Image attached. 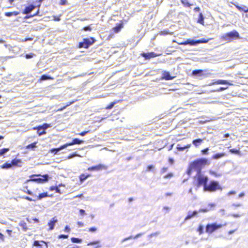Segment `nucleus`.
<instances>
[{"label":"nucleus","mask_w":248,"mask_h":248,"mask_svg":"<svg viewBox=\"0 0 248 248\" xmlns=\"http://www.w3.org/2000/svg\"><path fill=\"white\" fill-rule=\"evenodd\" d=\"M1 168L3 169H9L12 168V165L11 164V162L9 161L6 162L5 163L3 164Z\"/></svg>","instance_id":"26"},{"label":"nucleus","mask_w":248,"mask_h":248,"mask_svg":"<svg viewBox=\"0 0 248 248\" xmlns=\"http://www.w3.org/2000/svg\"><path fill=\"white\" fill-rule=\"evenodd\" d=\"M236 7L238 10H239L240 11H244L245 13L248 12V8H247L245 6H243V7H242L237 5L236 6Z\"/></svg>","instance_id":"32"},{"label":"nucleus","mask_w":248,"mask_h":248,"mask_svg":"<svg viewBox=\"0 0 248 248\" xmlns=\"http://www.w3.org/2000/svg\"><path fill=\"white\" fill-rule=\"evenodd\" d=\"M123 27V26L122 24H119L116 26L114 27L112 30L115 33H118L121 31Z\"/></svg>","instance_id":"23"},{"label":"nucleus","mask_w":248,"mask_h":248,"mask_svg":"<svg viewBox=\"0 0 248 248\" xmlns=\"http://www.w3.org/2000/svg\"><path fill=\"white\" fill-rule=\"evenodd\" d=\"M239 34L236 30H233L230 32L223 34L221 39L226 41H231L234 39L239 38Z\"/></svg>","instance_id":"6"},{"label":"nucleus","mask_w":248,"mask_h":248,"mask_svg":"<svg viewBox=\"0 0 248 248\" xmlns=\"http://www.w3.org/2000/svg\"><path fill=\"white\" fill-rule=\"evenodd\" d=\"M217 190H222L221 186L217 181L215 180L211 181L209 183L207 184L203 187L204 192H213Z\"/></svg>","instance_id":"4"},{"label":"nucleus","mask_w":248,"mask_h":248,"mask_svg":"<svg viewBox=\"0 0 248 248\" xmlns=\"http://www.w3.org/2000/svg\"><path fill=\"white\" fill-rule=\"evenodd\" d=\"M155 168V166L153 165H149L147 168L146 171H154V170Z\"/></svg>","instance_id":"44"},{"label":"nucleus","mask_w":248,"mask_h":248,"mask_svg":"<svg viewBox=\"0 0 248 248\" xmlns=\"http://www.w3.org/2000/svg\"><path fill=\"white\" fill-rule=\"evenodd\" d=\"M56 192L58 193H61V190L59 189V187L58 186H56V188L55 189Z\"/></svg>","instance_id":"64"},{"label":"nucleus","mask_w":248,"mask_h":248,"mask_svg":"<svg viewBox=\"0 0 248 248\" xmlns=\"http://www.w3.org/2000/svg\"><path fill=\"white\" fill-rule=\"evenodd\" d=\"M209 148H206L201 151L202 155H207L208 154Z\"/></svg>","instance_id":"49"},{"label":"nucleus","mask_w":248,"mask_h":248,"mask_svg":"<svg viewBox=\"0 0 248 248\" xmlns=\"http://www.w3.org/2000/svg\"><path fill=\"white\" fill-rule=\"evenodd\" d=\"M115 104V102H111L109 105H108L106 107V109H111L114 107Z\"/></svg>","instance_id":"50"},{"label":"nucleus","mask_w":248,"mask_h":248,"mask_svg":"<svg viewBox=\"0 0 248 248\" xmlns=\"http://www.w3.org/2000/svg\"><path fill=\"white\" fill-rule=\"evenodd\" d=\"M100 243V240L94 241L88 243L87 246H90L97 245V244H99Z\"/></svg>","instance_id":"38"},{"label":"nucleus","mask_w":248,"mask_h":248,"mask_svg":"<svg viewBox=\"0 0 248 248\" xmlns=\"http://www.w3.org/2000/svg\"><path fill=\"white\" fill-rule=\"evenodd\" d=\"M201 10V8L199 7H196L194 9V11L195 12H199Z\"/></svg>","instance_id":"63"},{"label":"nucleus","mask_w":248,"mask_h":248,"mask_svg":"<svg viewBox=\"0 0 248 248\" xmlns=\"http://www.w3.org/2000/svg\"><path fill=\"white\" fill-rule=\"evenodd\" d=\"M181 44L184 45H189L190 46H196L198 45V40H193L188 39L184 42L182 43Z\"/></svg>","instance_id":"13"},{"label":"nucleus","mask_w":248,"mask_h":248,"mask_svg":"<svg viewBox=\"0 0 248 248\" xmlns=\"http://www.w3.org/2000/svg\"><path fill=\"white\" fill-rule=\"evenodd\" d=\"M36 142H33V143H32L30 144H29L27 146V149H33L34 148H35L36 147Z\"/></svg>","instance_id":"42"},{"label":"nucleus","mask_w":248,"mask_h":248,"mask_svg":"<svg viewBox=\"0 0 248 248\" xmlns=\"http://www.w3.org/2000/svg\"><path fill=\"white\" fill-rule=\"evenodd\" d=\"M213 84H221V85H232L233 84L232 81H229L228 80H222V79H218L217 80L215 81L213 83H211L209 84L210 85Z\"/></svg>","instance_id":"11"},{"label":"nucleus","mask_w":248,"mask_h":248,"mask_svg":"<svg viewBox=\"0 0 248 248\" xmlns=\"http://www.w3.org/2000/svg\"><path fill=\"white\" fill-rule=\"evenodd\" d=\"M48 196V194L47 192L40 193L38 196V199L41 200L42 199L47 197Z\"/></svg>","instance_id":"33"},{"label":"nucleus","mask_w":248,"mask_h":248,"mask_svg":"<svg viewBox=\"0 0 248 248\" xmlns=\"http://www.w3.org/2000/svg\"><path fill=\"white\" fill-rule=\"evenodd\" d=\"M41 126L43 128V129L46 131L49 127H51V124L44 123L42 125H41Z\"/></svg>","instance_id":"37"},{"label":"nucleus","mask_w":248,"mask_h":248,"mask_svg":"<svg viewBox=\"0 0 248 248\" xmlns=\"http://www.w3.org/2000/svg\"><path fill=\"white\" fill-rule=\"evenodd\" d=\"M97 230V228L95 227H91L89 229V231L92 232H96Z\"/></svg>","instance_id":"54"},{"label":"nucleus","mask_w":248,"mask_h":248,"mask_svg":"<svg viewBox=\"0 0 248 248\" xmlns=\"http://www.w3.org/2000/svg\"><path fill=\"white\" fill-rule=\"evenodd\" d=\"M34 56V54L33 53H31L29 54H26L25 58L27 59H31V58H33Z\"/></svg>","instance_id":"47"},{"label":"nucleus","mask_w":248,"mask_h":248,"mask_svg":"<svg viewBox=\"0 0 248 248\" xmlns=\"http://www.w3.org/2000/svg\"><path fill=\"white\" fill-rule=\"evenodd\" d=\"M236 194V192L235 191H231L228 194V196H231L232 195H235Z\"/></svg>","instance_id":"58"},{"label":"nucleus","mask_w":248,"mask_h":248,"mask_svg":"<svg viewBox=\"0 0 248 248\" xmlns=\"http://www.w3.org/2000/svg\"><path fill=\"white\" fill-rule=\"evenodd\" d=\"M59 238L60 239H66L68 237V235H65V234H61L59 235Z\"/></svg>","instance_id":"52"},{"label":"nucleus","mask_w":248,"mask_h":248,"mask_svg":"<svg viewBox=\"0 0 248 248\" xmlns=\"http://www.w3.org/2000/svg\"><path fill=\"white\" fill-rule=\"evenodd\" d=\"M58 221L57 219L55 217L52 218L49 222L48 223V225L49 227V230H52L55 227L56 223Z\"/></svg>","instance_id":"18"},{"label":"nucleus","mask_w":248,"mask_h":248,"mask_svg":"<svg viewBox=\"0 0 248 248\" xmlns=\"http://www.w3.org/2000/svg\"><path fill=\"white\" fill-rule=\"evenodd\" d=\"M37 6L34 5L33 4L29 5V6L25 7L24 10V14H31V16H37L39 13V10L38 9L36 13L31 14V12L33 11L34 9H35Z\"/></svg>","instance_id":"9"},{"label":"nucleus","mask_w":248,"mask_h":248,"mask_svg":"<svg viewBox=\"0 0 248 248\" xmlns=\"http://www.w3.org/2000/svg\"><path fill=\"white\" fill-rule=\"evenodd\" d=\"M177 149L178 151H183L186 149V147L185 146H181L180 144H178L177 145Z\"/></svg>","instance_id":"45"},{"label":"nucleus","mask_w":248,"mask_h":248,"mask_svg":"<svg viewBox=\"0 0 248 248\" xmlns=\"http://www.w3.org/2000/svg\"><path fill=\"white\" fill-rule=\"evenodd\" d=\"M143 234V233H138L136 235H135V236H133L132 235H130L126 238H125L124 239H123L122 240V243H123L124 242H125L126 241L128 240H130L132 238H134V239H137V238H138L139 237H140L141 236H142V235Z\"/></svg>","instance_id":"19"},{"label":"nucleus","mask_w":248,"mask_h":248,"mask_svg":"<svg viewBox=\"0 0 248 248\" xmlns=\"http://www.w3.org/2000/svg\"><path fill=\"white\" fill-rule=\"evenodd\" d=\"M167 170H168V168H166V167H163V168L161 169V173H165V172H166V171H167Z\"/></svg>","instance_id":"59"},{"label":"nucleus","mask_w":248,"mask_h":248,"mask_svg":"<svg viewBox=\"0 0 248 248\" xmlns=\"http://www.w3.org/2000/svg\"><path fill=\"white\" fill-rule=\"evenodd\" d=\"M223 226L221 224H218L217 223L208 224L205 227V231L209 233H212L215 231L221 228Z\"/></svg>","instance_id":"8"},{"label":"nucleus","mask_w":248,"mask_h":248,"mask_svg":"<svg viewBox=\"0 0 248 248\" xmlns=\"http://www.w3.org/2000/svg\"><path fill=\"white\" fill-rule=\"evenodd\" d=\"M84 142V141L78 138L74 139L71 142L66 143L65 144L66 147L68 146H71L75 144H80Z\"/></svg>","instance_id":"14"},{"label":"nucleus","mask_w":248,"mask_h":248,"mask_svg":"<svg viewBox=\"0 0 248 248\" xmlns=\"http://www.w3.org/2000/svg\"><path fill=\"white\" fill-rule=\"evenodd\" d=\"M173 176V174L172 173H169L166 175L164 177L166 179L170 178Z\"/></svg>","instance_id":"53"},{"label":"nucleus","mask_w":248,"mask_h":248,"mask_svg":"<svg viewBox=\"0 0 248 248\" xmlns=\"http://www.w3.org/2000/svg\"><path fill=\"white\" fill-rule=\"evenodd\" d=\"M198 231L199 232L200 234L202 233L203 231V227L202 225H200L198 228Z\"/></svg>","instance_id":"48"},{"label":"nucleus","mask_w":248,"mask_h":248,"mask_svg":"<svg viewBox=\"0 0 248 248\" xmlns=\"http://www.w3.org/2000/svg\"><path fill=\"white\" fill-rule=\"evenodd\" d=\"M229 152L231 153V154H238L240 152V151L237 149H235V148H233V149H231L229 150Z\"/></svg>","instance_id":"40"},{"label":"nucleus","mask_w":248,"mask_h":248,"mask_svg":"<svg viewBox=\"0 0 248 248\" xmlns=\"http://www.w3.org/2000/svg\"><path fill=\"white\" fill-rule=\"evenodd\" d=\"M71 242L74 243L80 244L82 242V240L81 239L76 237H72L71 238Z\"/></svg>","instance_id":"29"},{"label":"nucleus","mask_w":248,"mask_h":248,"mask_svg":"<svg viewBox=\"0 0 248 248\" xmlns=\"http://www.w3.org/2000/svg\"><path fill=\"white\" fill-rule=\"evenodd\" d=\"M203 71L201 69L195 70L192 71V75L195 76L201 77L203 75Z\"/></svg>","instance_id":"21"},{"label":"nucleus","mask_w":248,"mask_h":248,"mask_svg":"<svg viewBox=\"0 0 248 248\" xmlns=\"http://www.w3.org/2000/svg\"><path fill=\"white\" fill-rule=\"evenodd\" d=\"M82 30L86 31H91L92 30V28L91 27V25H89V26H85V27H83V28L82 29Z\"/></svg>","instance_id":"46"},{"label":"nucleus","mask_w":248,"mask_h":248,"mask_svg":"<svg viewBox=\"0 0 248 248\" xmlns=\"http://www.w3.org/2000/svg\"><path fill=\"white\" fill-rule=\"evenodd\" d=\"M90 176V174L85 175V174H82L79 177L80 181L83 182Z\"/></svg>","instance_id":"31"},{"label":"nucleus","mask_w":248,"mask_h":248,"mask_svg":"<svg viewBox=\"0 0 248 248\" xmlns=\"http://www.w3.org/2000/svg\"><path fill=\"white\" fill-rule=\"evenodd\" d=\"M160 35H165L169 34V31L168 30L161 31L160 32Z\"/></svg>","instance_id":"51"},{"label":"nucleus","mask_w":248,"mask_h":248,"mask_svg":"<svg viewBox=\"0 0 248 248\" xmlns=\"http://www.w3.org/2000/svg\"><path fill=\"white\" fill-rule=\"evenodd\" d=\"M64 231L65 232H69L70 231V227L66 225L65 227V228H64Z\"/></svg>","instance_id":"56"},{"label":"nucleus","mask_w":248,"mask_h":248,"mask_svg":"<svg viewBox=\"0 0 248 248\" xmlns=\"http://www.w3.org/2000/svg\"><path fill=\"white\" fill-rule=\"evenodd\" d=\"M31 177L32 178L30 179L27 180L25 184H26L30 181H33L38 183H44L47 182L50 178L48 174L34 175H32Z\"/></svg>","instance_id":"5"},{"label":"nucleus","mask_w":248,"mask_h":248,"mask_svg":"<svg viewBox=\"0 0 248 248\" xmlns=\"http://www.w3.org/2000/svg\"><path fill=\"white\" fill-rule=\"evenodd\" d=\"M89 131H83L82 132H81L80 134H79V135L81 136H84L85 135H86V134L87 133H88Z\"/></svg>","instance_id":"61"},{"label":"nucleus","mask_w":248,"mask_h":248,"mask_svg":"<svg viewBox=\"0 0 248 248\" xmlns=\"http://www.w3.org/2000/svg\"><path fill=\"white\" fill-rule=\"evenodd\" d=\"M107 169V167L106 166L102 165V164H99L96 166H94L89 167L88 169V170L89 171H97V170H101L102 169L106 170Z\"/></svg>","instance_id":"12"},{"label":"nucleus","mask_w":248,"mask_h":248,"mask_svg":"<svg viewBox=\"0 0 248 248\" xmlns=\"http://www.w3.org/2000/svg\"><path fill=\"white\" fill-rule=\"evenodd\" d=\"M162 78L165 80H172L174 77L170 75V72L164 71L162 73Z\"/></svg>","instance_id":"16"},{"label":"nucleus","mask_w":248,"mask_h":248,"mask_svg":"<svg viewBox=\"0 0 248 248\" xmlns=\"http://www.w3.org/2000/svg\"><path fill=\"white\" fill-rule=\"evenodd\" d=\"M203 140L201 139H198L194 140L192 141V143L193 145H194L196 147L200 145L202 142Z\"/></svg>","instance_id":"25"},{"label":"nucleus","mask_w":248,"mask_h":248,"mask_svg":"<svg viewBox=\"0 0 248 248\" xmlns=\"http://www.w3.org/2000/svg\"><path fill=\"white\" fill-rule=\"evenodd\" d=\"M75 156H79L78 155L77 153V152H74L72 154H70L67 158L68 159H71V158H73V157H75Z\"/></svg>","instance_id":"43"},{"label":"nucleus","mask_w":248,"mask_h":248,"mask_svg":"<svg viewBox=\"0 0 248 248\" xmlns=\"http://www.w3.org/2000/svg\"><path fill=\"white\" fill-rule=\"evenodd\" d=\"M41 243H45V242L43 241L40 242L38 240H35L33 242V246L36 247L37 248H41V247L43 246Z\"/></svg>","instance_id":"28"},{"label":"nucleus","mask_w":248,"mask_h":248,"mask_svg":"<svg viewBox=\"0 0 248 248\" xmlns=\"http://www.w3.org/2000/svg\"><path fill=\"white\" fill-rule=\"evenodd\" d=\"M227 89H228V87H220L216 90H214L211 91V92H221V91H224Z\"/></svg>","instance_id":"39"},{"label":"nucleus","mask_w":248,"mask_h":248,"mask_svg":"<svg viewBox=\"0 0 248 248\" xmlns=\"http://www.w3.org/2000/svg\"><path fill=\"white\" fill-rule=\"evenodd\" d=\"M95 41V39L93 37H91L90 38H84L83 39L82 42L79 43L78 47L79 48L83 47L85 48H88L91 46L93 45Z\"/></svg>","instance_id":"7"},{"label":"nucleus","mask_w":248,"mask_h":248,"mask_svg":"<svg viewBox=\"0 0 248 248\" xmlns=\"http://www.w3.org/2000/svg\"><path fill=\"white\" fill-rule=\"evenodd\" d=\"M21 163V161L20 159L15 158L13 159L11 161V164L12 165V167L15 166H19V164Z\"/></svg>","instance_id":"20"},{"label":"nucleus","mask_w":248,"mask_h":248,"mask_svg":"<svg viewBox=\"0 0 248 248\" xmlns=\"http://www.w3.org/2000/svg\"><path fill=\"white\" fill-rule=\"evenodd\" d=\"M66 146L65 144L61 146L60 147L52 148L50 150V152L52 154H57L59 152H60L62 150L66 148Z\"/></svg>","instance_id":"17"},{"label":"nucleus","mask_w":248,"mask_h":248,"mask_svg":"<svg viewBox=\"0 0 248 248\" xmlns=\"http://www.w3.org/2000/svg\"><path fill=\"white\" fill-rule=\"evenodd\" d=\"M195 178V185L197 187H200L202 186L203 187L207 185L208 181V177L202 174V172L197 173Z\"/></svg>","instance_id":"3"},{"label":"nucleus","mask_w":248,"mask_h":248,"mask_svg":"<svg viewBox=\"0 0 248 248\" xmlns=\"http://www.w3.org/2000/svg\"><path fill=\"white\" fill-rule=\"evenodd\" d=\"M79 213L81 215L83 216L85 214V211L83 209H80Z\"/></svg>","instance_id":"60"},{"label":"nucleus","mask_w":248,"mask_h":248,"mask_svg":"<svg viewBox=\"0 0 248 248\" xmlns=\"http://www.w3.org/2000/svg\"><path fill=\"white\" fill-rule=\"evenodd\" d=\"M198 44H202V43H207L209 42V39L202 38V39L198 40Z\"/></svg>","instance_id":"41"},{"label":"nucleus","mask_w":248,"mask_h":248,"mask_svg":"<svg viewBox=\"0 0 248 248\" xmlns=\"http://www.w3.org/2000/svg\"><path fill=\"white\" fill-rule=\"evenodd\" d=\"M159 234V232H155V233H151L148 236L149 237H152L154 236H156V235H158Z\"/></svg>","instance_id":"55"},{"label":"nucleus","mask_w":248,"mask_h":248,"mask_svg":"<svg viewBox=\"0 0 248 248\" xmlns=\"http://www.w3.org/2000/svg\"><path fill=\"white\" fill-rule=\"evenodd\" d=\"M204 17L203 14L202 13H200L199 15V17L198 19V23H200L202 25L204 24Z\"/></svg>","instance_id":"24"},{"label":"nucleus","mask_w":248,"mask_h":248,"mask_svg":"<svg viewBox=\"0 0 248 248\" xmlns=\"http://www.w3.org/2000/svg\"><path fill=\"white\" fill-rule=\"evenodd\" d=\"M160 55V54H157L154 52L148 53L142 52L140 54L141 56L144 58L145 60H149L151 58L156 57Z\"/></svg>","instance_id":"10"},{"label":"nucleus","mask_w":248,"mask_h":248,"mask_svg":"<svg viewBox=\"0 0 248 248\" xmlns=\"http://www.w3.org/2000/svg\"><path fill=\"white\" fill-rule=\"evenodd\" d=\"M0 240H1L2 241H4V236L1 232H0Z\"/></svg>","instance_id":"62"},{"label":"nucleus","mask_w":248,"mask_h":248,"mask_svg":"<svg viewBox=\"0 0 248 248\" xmlns=\"http://www.w3.org/2000/svg\"><path fill=\"white\" fill-rule=\"evenodd\" d=\"M225 155V153H218L213 155L212 158L213 159H218Z\"/></svg>","instance_id":"22"},{"label":"nucleus","mask_w":248,"mask_h":248,"mask_svg":"<svg viewBox=\"0 0 248 248\" xmlns=\"http://www.w3.org/2000/svg\"><path fill=\"white\" fill-rule=\"evenodd\" d=\"M209 173L211 175L215 176V177H220L221 176H222L221 173H218L216 171L212 170H209Z\"/></svg>","instance_id":"36"},{"label":"nucleus","mask_w":248,"mask_h":248,"mask_svg":"<svg viewBox=\"0 0 248 248\" xmlns=\"http://www.w3.org/2000/svg\"><path fill=\"white\" fill-rule=\"evenodd\" d=\"M9 151V149L8 148H4L0 150V156L5 154L7 152Z\"/></svg>","instance_id":"35"},{"label":"nucleus","mask_w":248,"mask_h":248,"mask_svg":"<svg viewBox=\"0 0 248 248\" xmlns=\"http://www.w3.org/2000/svg\"><path fill=\"white\" fill-rule=\"evenodd\" d=\"M19 14V12H6L5 13V16L7 17H10L12 16H16Z\"/></svg>","instance_id":"30"},{"label":"nucleus","mask_w":248,"mask_h":248,"mask_svg":"<svg viewBox=\"0 0 248 248\" xmlns=\"http://www.w3.org/2000/svg\"><path fill=\"white\" fill-rule=\"evenodd\" d=\"M53 78H52L51 76L47 75H43L41 78L40 80H49V79H53Z\"/></svg>","instance_id":"27"},{"label":"nucleus","mask_w":248,"mask_h":248,"mask_svg":"<svg viewBox=\"0 0 248 248\" xmlns=\"http://www.w3.org/2000/svg\"><path fill=\"white\" fill-rule=\"evenodd\" d=\"M33 129L37 130V133L39 136L46 134V132L43 129V128L41 126V125H40L38 126L34 127L33 128Z\"/></svg>","instance_id":"15"},{"label":"nucleus","mask_w":248,"mask_h":248,"mask_svg":"<svg viewBox=\"0 0 248 248\" xmlns=\"http://www.w3.org/2000/svg\"><path fill=\"white\" fill-rule=\"evenodd\" d=\"M182 3L186 7H190L193 4L188 2L187 0H181Z\"/></svg>","instance_id":"34"},{"label":"nucleus","mask_w":248,"mask_h":248,"mask_svg":"<svg viewBox=\"0 0 248 248\" xmlns=\"http://www.w3.org/2000/svg\"><path fill=\"white\" fill-rule=\"evenodd\" d=\"M66 0H61L60 4L62 5H65L66 4Z\"/></svg>","instance_id":"57"},{"label":"nucleus","mask_w":248,"mask_h":248,"mask_svg":"<svg viewBox=\"0 0 248 248\" xmlns=\"http://www.w3.org/2000/svg\"><path fill=\"white\" fill-rule=\"evenodd\" d=\"M215 205H216L214 203H209L207 208L200 209L199 211L195 210L194 211H188L187 215L184 219V221L185 222L186 220H189L194 217H196L199 212H207L210 211L212 208L215 207Z\"/></svg>","instance_id":"2"},{"label":"nucleus","mask_w":248,"mask_h":248,"mask_svg":"<svg viewBox=\"0 0 248 248\" xmlns=\"http://www.w3.org/2000/svg\"><path fill=\"white\" fill-rule=\"evenodd\" d=\"M210 163V161L207 158H201L197 159L190 163L187 170V173L188 175H190L193 170H195L197 173L202 172V169L205 165H209Z\"/></svg>","instance_id":"1"}]
</instances>
